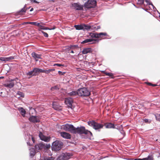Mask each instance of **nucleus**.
<instances>
[{
    "label": "nucleus",
    "instance_id": "4c0bfd02",
    "mask_svg": "<svg viewBox=\"0 0 160 160\" xmlns=\"http://www.w3.org/2000/svg\"><path fill=\"white\" fill-rule=\"evenodd\" d=\"M114 128L118 129L119 131L123 128L122 125H121L120 126H117V127H116V128Z\"/></svg>",
    "mask_w": 160,
    "mask_h": 160
},
{
    "label": "nucleus",
    "instance_id": "f704fd0d",
    "mask_svg": "<svg viewBox=\"0 0 160 160\" xmlns=\"http://www.w3.org/2000/svg\"><path fill=\"white\" fill-rule=\"evenodd\" d=\"M59 89L58 87L57 86H55L51 88V90L53 91L54 90H58Z\"/></svg>",
    "mask_w": 160,
    "mask_h": 160
},
{
    "label": "nucleus",
    "instance_id": "9b49d317",
    "mask_svg": "<svg viewBox=\"0 0 160 160\" xmlns=\"http://www.w3.org/2000/svg\"><path fill=\"white\" fill-rule=\"evenodd\" d=\"M39 136L41 140L42 141L46 142H48L50 141V138L44 136L41 132H40Z\"/></svg>",
    "mask_w": 160,
    "mask_h": 160
},
{
    "label": "nucleus",
    "instance_id": "e433bc0d",
    "mask_svg": "<svg viewBox=\"0 0 160 160\" xmlns=\"http://www.w3.org/2000/svg\"><path fill=\"white\" fill-rule=\"evenodd\" d=\"M98 38L101 37V35H103L105 36L107 35V34L106 32H100L99 33H98Z\"/></svg>",
    "mask_w": 160,
    "mask_h": 160
},
{
    "label": "nucleus",
    "instance_id": "c85d7f7f",
    "mask_svg": "<svg viewBox=\"0 0 160 160\" xmlns=\"http://www.w3.org/2000/svg\"><path fill=\"white\" fill-rule=\"evenodd\" d=\"M33 70L34 72L33 76H36L37 74V73H39V68H34L33 69Z\"/></svg>",
    "mask_w": 160,
    "mask_h": 160
},
{
    "label": "nucleus",
    "instance_id": "c03bdc74",
    "mask_svg": "<svg viewBox=\"0 0 160 160\" xmlns=\"http://www.w3.org/2000/svg\"><path fill=\"white\" fill-rule=\"evenodd\" d=\"M144 121L145 122L149 123L151 122V120L148 119H145L144 120Z\"/></svg>",
    "mask_w": 160,
    "mask_h": 160
},
{
    "label": "nucleus",
    "instance_id": "8fccbe9b",
    "mask_svg": "<svg viewBox=\"0 0 160 160\" xmlns=\"http://www.w3.org/2000/svg\"><path fill=\"white\" fill-rule=\"evenodd\" d=\"M45 70L39 68V73H40V72L45 73Z\"/></svg>",
    "mask_w": 160,
    "mask_h": 160
},
{
    "label": "nucleus",
    "instance_id": "f8f14e48",
    "mask_svg": "<svg viewBox=\"0 0 160 160\" xmlns=\"http://www.w3.org/2000/svg\"><path fill=\"white\" fill-rule=\"evenodd\" d=\"M39 136L41 140L42 141L46 142H48L50 141V138L44 136L41 132H40Z\"/></svg>",
    "mask_w": 160,
    "mask_h": 160
},
{
    "label": "nucleus",
    "instance_id": "0e129e2a",
    "mask_svg": "<svg viewBox=\"0 0 160 160\" xmlns=\"http://www.w3.org/2000/svg\"><path fill=\"white\" fill-rule=\"evenodd\" d=\"M157 12H158V13L159 14V17H160V12L157 10Z\"/></svg>",
    "mask_w": 160,
    "mask_h": 160
},
{
    "label": "nucleus",
    "instance_id": "20e7f679",
    "mask_svg": "<svg viewBox=\"0 0 160 160\" xmlns=\"http://www.w3.org/2000/svg\"><path fill=\"white\" fill-rule=\"evenodd\" d=\"M78 96H80L86 97L90 95V91L86 88H83L78 89Z\"/></svg>",
    "mask_w": 160,
    "mask_h": 160
},
{
    "label": "nucleus",
    "instance_id": "4468645a",
    "mask_svg": "<svg viewBox=\"0 0 160 160\" xmlns=\"http://www.w3.org/2000/svg\"><path fill=\"white\" fill-rule=\"evenodd\" d=\"M137 4L140 5L143 4L144 6L150 5V3L148 0H138Z\"/></svg>",
    "mask_w": 160,
    "mask_h": 160
},
{
    "label": "nucleus",
    "instance_id": "4d7b16f0",
    "mask_svg": "<svg viewBox=\"0 0 160 160\" xmlns=\"http://www.w3.org/2000/svg\"><path fill=\"white\" fill-rule=\"evenodd\" d=\"M32 142H33L34 143L35 141H34V138L33 137H32Z\"/></svg>",
    "mask_w": 160,
    "mask_h": 160
},
{
    "label": "nucleus",
    "instance_id": "a19ab883",
    "mask_svg": "<svg viewBox=\"0 0 160 160\" xmlns=\"http://www.w3.org/2000/svg\"><path fill=\"white\" fill-rule=\"evenodd\" d=\"M48 28L45 27L44 26H43L41 25V26H40V30H41V29L42 30H48Z\"/></svg>",
    "mask_w": 160,
    "mask_h": 160
},
{
    "label": "nucleus",
    "instance_id": "37998d69",
    "mask_svg": "<svg viewBox=\"0 0 160 160\" xmlns=\"http://www.w3.org/2000/svg\"><path fill=\"white\" fill-rule=\"evenodd\" d=\"M35 26H38L39 27L38 30L39 31H40V26H41L42 25L40 24V23H38L37 22H36V24L35 25Z\"/></svg>",
    "mask_w": 160,
    "mask_h": 160
},
{
    "label": "nucleus",
    "instance_id": "338daca9",
    "mask_svg": "<svg viewBox=\"0 0 160 160\" xmlns=\"http://www.w3.org/2000/svg\"><path fill=\"white\" fill-rule=\"evenodd\" d=\"M71 53H74L73 51V50L71 51Z\"/></svg>",
    "mask_w": 160,
    "mask_h": 160
},
{
    "label": "nucleus",
    "instance_id": "09e8293b",
    "mask_svg": "<svg viewBox=\"0 0 160 160\" xmlns=\"http://www.w3.org/2000/svg\"><path fill=\"white\" fill-rule=\"evenodd\" d=\"M58 73L60 75H63L65 73V72H62L60 71H59Z\"/></svg>",
    "mask_w": 160,
    "mask_h": 160
},
{
    "label": "nucleus",
    "instance_id": "bb28decb",
    "mask_svg": "<svg viewBox=\"0 0 160 160\" xmlns=\"http://www.w3.org/2000/svg\"><path fill=\"white\" fill-rule=\"evenodd\" d=\"M30 151V157H32L34 156L36 153V151L33 148H31L29 149Z\"/></svg>",
    "mask_w": 160,
    "mask_h": 160
},
{
    "label": "nucleus",
    "instance_id": "58836bf2",
    "mask_svg": "<svg viewBox=\"0 0 160 160\" xmlns=\"http://www.w3.org/2000/svg\"><path fill=\"white\" fill-rule=\"evenodd\" d=\"M53 66H57L59 67H61L62 66L64 67L65 66V65L64 64H62L59 63H55L53 64Z\"/></svg>",
    "mask_w": 160,
    "mask_h": 160
},
{
    "label": "nucleus",
    "instance_id": "423d86ee",
    "mask_svg": "<svg viewBox=\"0 0 160 160\" xmlns=\"http://www.w3.org/2000/svg\"><path fill=\"white\" fill-rule=\"evenodd\" d=\"M50 144L40 142L38 144H37L35 146V148L38 150H41L42 149H48L50 148Z\"/></svg>",
    "mask_w": 160,
    "mask_h": 160
},
{
    "label": "nucleus",
    "instance_id": "49530a36",
    "mask_svg": "<svg viewBox=\"0 0 160 160\" xmlns=\"http://www.w3.org/2000/svg\"><path fill=\"white\" fill-rule=\"evenodd\" d=\"M41 32L43 34L44 37L46 38L48 37V36L47 33L44 32L43 31H41Z\"/></svg>",
    "mask_w": 160,
    "mask_h": 160
},
{
    "label": "nucleus",
    "instance_id": "f3484780",
    "mask_svg": "<svg viewBox=\"0 0 160 160\" xmlns=\"http://www.w3.org/2000/svg\"><path fill=\"white\" fill-rule=\"evenodd\" d=\"M29 120L30 122L34 123H36L40 122L39 119L37 118V117L36 116H32L29 118Z\"/></svg>",
    "mask_w": 160,
    "mask_h": 160
},
{
    "label": "nucleus",
    "instance_id": "c9c22d12",
    "mask_svg": "<svg viewBox=\"0 0 160 160\" xmlns=\"http://www.w3.org/2000/svg\"><path fill=\"white\" fill-rule=\"evenodd\" d=\"M17 95H18L19 96H20V97H24V93L23 92L19 91L17 93Z\"/></svg>",
    "mask_w": 160,
    "mask_h": 160
},
{
    "label": "nucleus",
    "instance_id": "cd10ccee",
    "mask_svg": "<svg viewBox=\"0 0 160 160\" xmlns=\"http://www.w3.org/2000/svg\"><path fill=\"white\" fill-rule=\"evenodd\" d=\"M4 61L5 62H6L7 61H9L10 60H12L14 59V56H10L7 58L4 57Z\"/></svg>",
    "mask_w": 160,
    "mask_h": 160
},
{
    "label": "nucleus",
    "instance_id": "de8ad7c7",
    "mask_svg": "<svg viewBox=\"0 0 160 160\" xmlns=\"http://www.w3.org/2000/svg\"><path fill=\"white\" fill-rule=\"evenodd\" d=\"M26 23L28 24H30L35 25L36 24V22H27Z\"/></svg>",
    "mask_w": 160,
    "mask_h": 160
},
{
    "label": "nucleus",
    "instance_id": "7ed1b4c3",
    "mask_svg": "<svg viewBox=\"0 0 160 160\" xmlns=\"http://www.w3.org/2000/svg\"><path fill=\"white\" fill-rule=\"evenodd\" d=\"M63 145L62 142L56 140L53 142L52 145V151H57L60 150Z\"/></svg>",
    "mask_w": 160,
    "mask_h": 160
},
{
    "label": "nucleus",
    "instance_id": "603ef678",
    "mask_svg": "<svg viewBox=\"0 0 160 160\" xmlns=\"http://www.w3.org/2000/svg\"><path fill=\"white\" fill-rule=\"evenodd\" d=\"M4 57H1L0 58V62H1V61H4Z\"/></svg>",
    "mask_w": 160,
    "mask_h": 160
},
{
    "label": "nucleus",
    "instance_id": "e2e57ef3",
    "mask_svg": "<svg viewBox=\"0 0 160 160\" xmlns=\"http://www.w3.org/2000/svg\"><path fill=\"white\" fill-rule=\"evenodd\" d=\"M4 78V77H0V79H2Z\"/></svg>",
    "mask_w": 160,
    "mask_h": 160
},
{
    "label": "nucleus",
    "instance_id": "39448f33",
    "mask_svg": "<svg viewBox=\"0 0 160 160\" xmlns=\"http://www.w3.org/2000/svg\"><path fill=\"white\" fill-rule=\"evenodd\" d=\"M72 156L71 153L63 152L61 153L58 157V160H68Z\"/></svg>",
    "mask_w": 160,
    "mask_h": 160
},
{
    "label": "nucleus",
    "instance_id": "4be33fe9",
    "mask_svg": "<svg viewBox=\"0 0 160 160\" xmlns=\"http://www.w3.org/2000/svg\"><path fill=\"white\" fill-rule=\"evenodd\" d=\"M18 110L22 115L23 117H25L26 112L25 109L22 107H20L18 108Z\"/></svg>",
    "mask_w": 160,
    "mask_h": 160
},
{
    "label": "nucleus",
    "instance_id": "c756f323",
    "mask_svg": "<svg viewBox=\"0 0 160 160\" xmlns=\"http://www.w3.org/2000/svg\"><path fill=\"white\" fill-rule=\"evenodd\" d=\"M90 36L92 38H98V33H90Z\"/></svg>",
    "mask_w": 160,
    "mask_h": 160
},
{
    "label": "nucleus",
    "instance_id": "a878e982",
    "mask_svg": "<svg viewBox=\"0 0 160 160\" xmlns=\"http://www.w3.org/2000/svg\"><path fill=\"white\" fill-rule=\"evenodd\" d=\"M74 27L76 30H83V25H77L74 26Z\"/></svg>",
    "mask_w": 160,
    "mask_h": 160
},
{
    "label": "nucleus",
    "instance_id": "13d9d810",
    "mask_svg": "<svg viewBox=\"0 0 160 160\" xmlns=\"http://www.w3.org/2000/svg\"><path fill=\"white\" fill-rule=\"evenodd\" d=\"M157 120H159L160 119H158L157 118V116H155Z\"/></svg>",
    "mask_w": 160,
    "mask_h": 160
},
{
    "label": "nucleus",
    "instance_id": "2f4dec72",
    "mask_svg": "<svg viewBox=\"0 0 160 160\" xmlns=\"http://www.w3.org/2000/svg\"><path fill=\"white\" fill-rule=\"evenodd\" d=\"M101 72L105 74L106 75L109 76H112L113 75V73H109L106 72L105 71H102Z\"/></svg>",
    "mask_w": 160,
    "mask_h": 160
},
{
    "label": "nucleus",
    "instance_id": "473e14b6",
    "mask_svg": "<svg viewBox=\"0 0 160 160\" xmlns=\"http://www.w3.org/2000/svg\"><path fill=\"white\" fill-rule=\"evenodd\" d=\"M34 72L33 71V70H32L30 71L29 72H27L26 74L27 75V76H31L30 77V78H31L32 76H34L33 75V74H34Z\"/></svg>",
    "mask_w": 160,
    "mask_h": 160
},
{
    "label": "nucleus",
    "instance_id": "9d476101",
    "mask_svg": "<svg viewBox=\"0 0 160 160\" xmlns=\"http://www.w3.org/2000/svg\"><path fill=\"white\" fill-rule=\"evenodd\" d=\"M39 136L41 140L42 141L46 142H48L50 141V138L44 136L41 132H40Z\"/></svg>",
    "mask_w": 160,
    "mask_h": 160
},
{
    "label": "nucleus",
    "instance_id": "a211bd4d",
    "mask_svg": "<svg viewBox=\"0 0 160 160\" xmlns=\"http://www.w3.org/2000/svg\"><path fill=\"white\" fill-rule=\"evenodd\" d=\"M65 102L66 104H67L69 107H71L72 106L73 100L71 98H68L66 99Z\"/></svg>",
    "mask_w": 160,
    "mask_h": 160
},
{
    "label": "nucleus",
    "instance_id": "dca6fc26",
    "mask_svg": "<svg viewBox=\"0 0 160 160\" xmlns=\"http://www.w3.org/2000/svg\"><path fill=\"white\" fill-rule=\"evenodd\" d=\"M61 136L64 138L67 139H70L71 138V135L66 132H61L60 133Z\"/></svg>",
    "mask_w": 160,
    "mask_h": 160
},
{
    "label": "nucleus",
    "instance_id": "ea45409f",
    "mask_svg": "<svg viewBox=\"0 0 160 160\" xmlns=\"http://www.w3.org/2000/svg\"><path fill=\"white\" fill-rule=\"evenodd\" d=\"M52 106L53 108L55 110H57L58 109V106L57 105V104L56 103H53L52 104Z\"/></svg>",
    "mask_w": 160,
    "mask_h": 160
},
{
    "label": "nucleus",
    "instance_id": "2eb2a0df",
    "mask_svg": "<svg viewBox=\"0 0 160 160\" xmlns=\"http://www.w3.org/2000/svg\"><path fill=\"white\" fill-rule=\"evenodd\" d=\"M31 55L32 57L34 58L36 62L38 61V59H42L41 57V54H38L34 52H32Z\"/></svg>",
    "mask_w": 160,
    "mask_h": 160
},
{
    "label": "nucleus",
    "instance_id": "5fc2aeb1",
    "mask_svg": "<svg viewBox=\"0 0 160 160\" xmlns=\"http://www.w3.org/2000/svg\"><path fill=\"white\" fill-rule=\"evenodd\" d=\"M40 24L41 25L43 26V25H46V23L41 22H40Z\"/></svg>",
    "mask_w": 160,
    "mask_h": 160
},
{
    "label": "nucleus",
    "instance_id": "79ce46f5",
    "mask_svg": "<svg viewBox=\"0 0 160 160\" xmlns=\"http://www.w3.org/2000/svg\"><path fill=\"white\" fill-rule=\"evenodd\" d=\"M67 49L68 50H70V49H73L72 45H70L67 46Z\"/></svg>",
    "mask_w": 160,
    "mask_h": 160
},
{
    "label": "nucleus",
    "instance_id": "f257e3e1",
    "mask_svg": "<svg viewBox=\"0 0 160 160\" xmlns=\"http://www.w3.org/2000/svg\"><path fill=\"white\" fill-rule=\"evenodd\" d=\"M61 128L65 131H68L72 133L84 134L87 135L88 138H91L92 136V133L86 129L84 127L76 128L72 125L67 123L62 125Z\"/></svg>",
    "mask_w": 160,
    "mask_h": 160
},
{
    "label": "nucleus",
    "instance_id": "ddd939ff",
    "mask_svg": "<svg viewBox=\"0 0 160 160\" xmlns=\"http://www.w3.org/2000/svg\"><path fill=\"white\" fill-rule=\"evenodd\" d=\"M97 40L93 38H88L85 39L81 42L82 44H84L88 43L89 44H94L95 43Z\"/></svg>",
    "mask_w": 160,
    "mask_h": 160
},
{
    "label": "nucleus",
    "instance_id": "0eeeda50",
    "mask_svg": "<svg viewBox=\"0 0 160 160\" xmlns=\"http://www.w3.org/2000/svg\"><path fill=\"white\" fill-rule=\"evenodd\" d=\"M95 0H88L84 4V7L87 8H94L96 5Z\"/></svg>",
    "mask_w": 160,
    "mask_h": 160
},
{
    "label": "nucleus",
    "instance_id": "6e6552de",
    "mask_svg": "<svg viewBox=\"0 0 160 160\" xmlns=\"http://www.w3.org/2000/svg\"><path fill=\"white\" fill-rule=\"evenodd\" d=\"M16 79L18 80V79L16 78V79H11L8 83L4 84V86L10 88H12L14 86V84L17 83Z\"/></svg>",
    "mask_w": 160,
    "mask_h": 160
},
{
    "label": "nucleus",
    "instance_id": "b1692460",
    "mask_svg": "<svg viewBox=\"0 0 160 160\" xmlns=\"http://www.w3.org/2000/svg\"><path fill=\"white\" fill-rule=\"evenodd\" d=\"M135 160H153V158L152 156H148V158H136Z\"/></svg>",
    "mask_w": 160,
    "mask_h": 160
},
{
    "label": "nucleus",
    "instance_id": "aec40b11",
    "mask_svg": "<svg viewBox=\"0 0 160 160\" xmlns=\"http://www.w3.org/2000/svg\"><path fill=\"white\" fill-rule=\"evenodd\" d=\"M105 126L106 128H116L114 124L111 122L106 123Z\"/></svg>",
    "mask_w": 160,
    "mask_h": 160
},
{
    "label": "nucleus",
    "instance_id": "3c124183",
    "mask_svg": "<svg viewBox=\"0 0 160 160\" xmlns=\"http://www.w3.org/2000/svg\"><path fill=\"white\" fill-rule=\"evenodd\" d=\"M150 5H151L152 6L153 10L154 11H155L156 10H157L156 8L154 6L152 3H150Z\"/></svg>",
    "mask_w": 160,
    "mask_h": 160
},
{
    "label": "nucleus",
    "instance_id": "774afa93",
    "mask_svg": "<svg viewBox=\"0 0 160 160\" xmlns=\"http://www.w3.org/2000/svg\"><path fill=\"white\" fill-rule=\"evenodd\" d=\"M159 116H160V114H159Z\"/></svg>",
    "mask_w": 160,
    "mask_h": 160
},
{
    "label": "nucleus",
    "instance_id": "6ab92c4d",
    "mask_svg": "<svg viewBox=\"0 0 160 160\" xmlns=\"http://www.w3.org/2000/svg\"><path fill=\"white\" fill-rule=\"evenodd\" d=\"M26 5H25L24 7L22 8L20 10L18 11L17 13H18L19 15H23V13H25L26 12L27 10L29 8H26Z\"/></svg>",
    "mask_w": 160,
    "mask_h": 160
},
{
    "label": "nucleus",
    "instance_id": "69168bd1",
    "mask_svg": "<svg viewBox=\"0 0 160 160\" xmlns=\"http://www.w3.org/2000/svg\"><path fill=\"white\" fill-rule=\"evenodd\" d=\"M100 28V26H98V28H97V29H99V28Z\"/></svg>",
    "mask_w": 160,
    "mask_h": 160
},
{
    "label": "nucleus",
    "instance_id": "393cba45",
    "mask_svg": "<svg viewBox=\"0 0 160 160\" xmlns=\"http://www.w3.org/2000/svg\"><path fill=\"white\" fill-rule=\"evenodd\" d=\"M83 30H89L91 29H92V26L90 25H86L85 24L83 25Z\"/></svg>",
    "mask_w": 160,
    "mask_h": 160
},
{
    "label": "nucleus",
    "instance_id": "bf43d9fd",
    "mask_svg": "<svg viewBox=\"0 0 160 160\" xmlns=\"http://www.w3.org/2000/svg\"><path fill=\"white\" fill-rule=\"evenodd\" d=\"M148 84L149 85H150L151 86H153V85H152L151 83H148ZM156 85H153V86H156Z\"/></svg>",
    "mask_w": 160,
    "mask_h": 160
},
{
    "label": "nucleus",
    "instance_id": "1a4fd4ad",
    "mask_svg": "<svg viewBox=\"0 0 160 160\" xmlns=\"http://www.w3.org/2000/svg\"><path fill=\"white\" fill-rule=\"evenodd\" d=\"M72 5L76 10H83V6L80 4L79 3H74L72 4Z\"/></svg>",
    "mask_w": 160,
    "mask_h": 160
},
{
    "label": "nucleus",
    "instance_id": "72a5a7b5",
    "mask_svg": "<svg viewBox=\"0 0 160 160\" xmlns=\"http://www.w3.org/2000/svg\"><path fill=\"white\" fill-rule=\"evenodd\" d=\"M55 69L54 68L49 69L48 70H45V73L47 74H48L50 72L54 71Z\"/></svg>",
    "mask_w": 160,
    "mask_h": 160
},
{
    "label": "nucleus",
    "instance_id": "7c9ffc66",
    "mask_svg": "<svg viewBox=\"0 0 160 160\" xmlns=\"http://www.w3.org/2000/svg\"><path fill=\"white\" fill-rule=\"evenodd\" d=\"M54 158L52 157H44L42 159V160H54Z\"/></svg>",
    "mask_w": 160,
    "mask_h": 160
},
{
    "label": "nucleus",
    "instance_id": "052dcab7",
    "mask_svg": "<svg viewBox=\"0 0 160 160\" xmlns=\"http://www.w3.org/2000/svg\"><path fill=\"white\" fill-rule=\"evenodd\" d=\"M33 10V8H32L30 10V12H31V11H32Z\"/></svg>",
    "mask_w": 160,
    "mask_h": 160
},
{
    "label": "nucleus",
    "instance_id": "412c9836",
    "mask_svg": "<svg viewBox=\"0 0 160 160\" xmlns=\"http://www.w3.org/2000/svg\"><path fill=\"white\" fill-rule=\"evenodd\" d=\"M68 95L70 96L75 97L77 95L78 96V90L77 91H72L68 93Z\"/></svg>",
    "mask_w": 160,
    "mask_h": 160
},
{
    "label": "nucleus",
    "instance_id": "864d4df0",
    "mask_svg": "<svg viewBox=\"0 0 160 160\" xmlns=\"http://www.w3.org/2000/svg\"><path fill=\"white\" fill-rule=\"evenodd\" d=\"M56 28V27L55 26H54L53 28H48V30H54Z\"/></svg>",
    "mask_w": 160,
    "mask_h": 160
},
{
    "label": "nucleus",
    "instance_id": "6e6d98bb",
    "mask_svg": "<svg viewBox=\"0 0 160 160\" xmlns=\"http://www.w3.org/2000/svg\"><path fill=\"white\" fill-rule=\"evenodd\" d=\"M72 45V46L73 47V49L74 48H76V47H78V45Z\"/></svg>",
    "mask_w": 160,
    "mask_h": 160
},
{
    "label": "nucleus",
    "instance_id": "680f3d73",
    "mask_svg": "<svg viewBox=\"0 0 160 160\" xmlns=\"http://www.w3.org/2000/svg\"><path fill=\"white\" fill-rule=\"evenodd\" d=\"M27 144H28V145H29V146H30V145H30V143L29 142H27Z\"/></svg>",
    "mask_w": 160,
    "mask_h": 160
},
{
    "label": "nucleus",
    "instance_id": "5701e85b",
    "mask_svg": "<svg viewBox=\"0 0 160 160\" xmlns=\"http://www.w3.org/2000/svg\"><path fill=\"white\" fill-rule=\"evenodd\" d=\"M91 49L90 48H85L83 49L82 52L83 54H85L91 52Z\"/></svg>",
    "mask_w": 160,
    "mask_h": 160
},
{
    "label": "nucleus",
    "instance_id": "a18cd8bd",
    "mask_svg": "<svg viewBox=\"0 0 160 160\" xmlns=\"http://www.w3.org/2000/svg\"><path fill=\"white\" fill-rule=\"evenodd\" d=\"M120 133L123 135V137L125 136V133L124 131L123 130V128L122 130H121L119 131Z\"/></svg>",
    "mask_w": 160,
    "mask_h": 160
},
{
    "label": "nucleus",
    "instance_id": "f03ea898",
    "mask_svg": "<svg viewBox=\"0 0 160 160\" xmlns=\"http://www.w3.org/2000/svg\"><path fill=\"white\" fill-rule=\"evenodd\" d=\"M88 124L89 126L92 127L93 129L98 131H100V129L102 128L103 127L102 124L97 123L94 120L89 121L88 122Z\"/></svg>",
    "mask_w": 160,
    "mask_h": 160
}]
</instances>
